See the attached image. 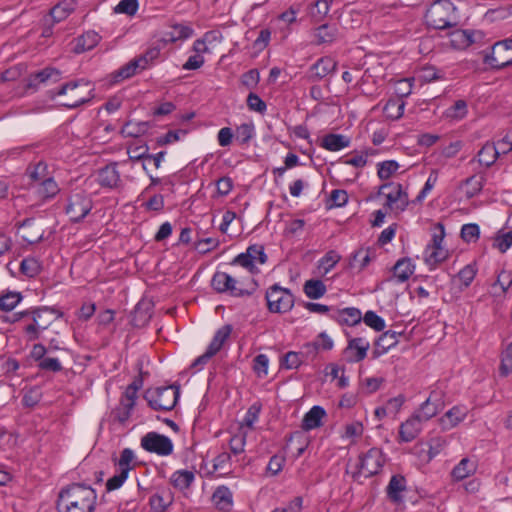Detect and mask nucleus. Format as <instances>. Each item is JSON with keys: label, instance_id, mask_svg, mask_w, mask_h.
Listing matches in <instances>:
<instances>
[{"label": "nucleus", "instance_id": "obj_1", "mask_svg": "<svg viewBox=\"0 0 512 512\" xmlns=\"http://www.w3.org/2000/svg\"><path fill=\"white\" fill-rule=\"evenodd\" d=\"M97 493L90 485L72 483L62 488L58 495V512H94Z\"/></svg>", "mask_w": 512, "mask_h": 512}, {"label": "nucleus", "instance_id": "obj_2", "mask_svg": "<svg viewBox=\"0 0 512 512\" xmlns=\"http://www.w3.org/2000/svg\"><path fill=\"white\" fill-rule=\"evenodd\" d=\"M92 91L90 82L80 79L62 85L56 92L51 91V98L67 96L66 101L61 102V105L68 109H74L89 102L93 97Z\"/></svg>", "mask_w": 512, "mask_h": 512}, {"label": "nucleus", "instance_id": "obj_3", "mask_svg": "<svg viewBox=\"0 0 512 512\" xmlns=\"http://www.w3.org/2000/svg\"><path fill=\"white\" fill-rule=\"evenodd\" d=\"M425 20L434 29L450 28L456 25V7L449 0L436 1L427 10Z\"/></svg>", "mask_w": 512, "mask_h": 512}, {"label": "nucleus", "instance_id": "obj_4", "mask_svg": "<svg viewBox=\"0 0 512 512\" xmlns=\"http://www.w3.org/2000/svg\"><path fill=\"white\" fill-rule=\"evenodd\" d=\"M180 389L176 385L149 388L143 397L149 407L155 411L172 410L179 399Z\"/></svg>", "mask_w": 512, "mask_h": 512}, {"label": "nucleus", "instance_id": "obj_5", "mask_svg": "<svg viewBox=\"0 0 512 512\" xmlns=\"http://www.w3.org/2000/svg\"><path fill=\"white\" fill-rule=\"evenodd\" d=\"M482 60L493 70H501L512 65V46L509 39L495 42L489 51H482Z\"/></svg>", "mask_w": 512, "mask_h": 512}, {"label": "nucleus", "instance_id": "obj_6", "mask_svg": "<svg viewBox=\"0 0 512 512\" xmlns=\"http://www.w3.org/2000/svg\"><path fill=\"white\" fill-rule=\"evenodd\" d=\"M268 310L272 313H286L294 306V296L287 288L272 285L265 295Z\"/></svg>", "mask_w": 512, "mask_h": 512}, {"label": "nucleus", "instance_id": "obj_7", "mask_svg": "<svg viewBox=\"0 0 512 512\" xmlns=\"http://www.w3.org/2000/svg\"><path fill=\"white\" fill-rule=\"evenodd\" d=\"M135 465V454L133 450L130 448L123 449L119 459L115 461V466L117 468L116 474L106 482L107 491H113L120 488L128 478L129 472L134 469Z\"/></svg>", "mask_w": 512, "mask_h": 512}, {"label": "nucleus", "instance_id": "obj_8", "mask_svg": "<svg viewBox=\"0 0 512 512\" xmlns=\"http://www.w3.org/2000/svg\"><path fill=\"white\" fill-rule=\"evenodd\" d=\"M384 457L380 449L371 448L359 457L357 471L353 473V478L359 480L361 476L369 478L380 472L384 464Z\"/></svg>", "mask_w": 512, "mask_h": 512}, {"label": "nucleus", "instance_id": "obj_9", "mask_svg": "<svg viewBox=\"0 0 512 512\" xmlns=\"http://www.w3.org/2000/svg\"><path fill=\"white\" fill-rule=\"evenodd\" d=\"M444 236V225L437 223L434 227L431 243L424 250V260L428 265L436 266L448 257V251L442 246Z\"/></svg>", "mask_w": 512, "mask_h": 512}, {"label": "nucleus", "instance_id": "obj_10", "mask_svg": "<svg viewBox=\"0 0 512 512\" xmlns=\"http://www.w3.org/2000/svg\"><path fill=\"white\" fill-rule=\"evenodd\" d=\"M92 207L90 196L84 191H79L70 195L65 210L72 222H80L89 214Z\"/></svg>", "mask_w": 512, "mask_h": 512}, {"label": "nucleus", "instance_id": "obj_11", "mask_svg": "<svg viewBox=\"0 0 512 512\" xmlns=\"http://www.w3.org/2000/svg\"><path fill=\"white\" fill-rule=\"evenodd\" d=\"M379 194L386 197V205L391 210L402 212L409 203L408 194L399 183H385L380 187Z\"/></svg>", "mask_w": 512, "mask_h": 512}, {"label": "nucleus", "instance_id": "obj_12", "mask_svg": "<svg viewBox=\"0 0 512 512\" xmlns=\"http://www.w3.org/2000/svg\"><path fill=\"white\" fill-rule=\"evenodd\" d=\"M141 446L147 452L155 453L160 456H168L173 452L171 439L156 432H149L143 436Z\"/></svg>", "mask_w": 512, "mask_h": 512}, {"label": "nucleus", "instance_id": "obj_13", "mask_svg": "<svg viewBox=\"0 0 512 512\" xmlns=\"http://www.w3.org/2000/svg\"><path fill=\"white\" fill-rule=\"evenodd\" d=\"M212 288L218 293H228L233 297H243V293H247L251 288V283L247 285L248 289L236 288V277L226 272L217 271L211 279Z\"/></svg>", "mask_w": 512, "mask_h": 512}, {"label": "nucleus", "instance_id": "obj_14", "mask_svg": "<svg viewBox=\"0 0 512 512\" xmlns=\"http://www.w3.org/2000/svg\"><path fill=\"white\" fill-rule=\"evenodd\" d=\"M482 38L481 31L457 29L450 34V44L455 49L463 50Z\"/></svg>", "mask_w": 512, "mask_h": 512}, {"label": "nucleus", "instance_id": "obj_15", "mask_svg": "<svg viewBox=\"0 0 512 512\" xmlns=\"http://www.w3.org/2000/svg\"><path fill=\"white\" fill-rule=\"evenodd\" d=\"M337 62L331 57H321L309 69L308 78L312 82L320 81L327 75L335 72Z\"/></svg>", "mask_w": 512, "mask_h": 512}, {"label": "nucleus", "instance_id": "obj_16", "mask_svg": "<svg viewBox=\"0 0 512 512\" xmlns=\"http://www.w3.org/2000/svg\"><path fill=\"white\" fill-rule=\"evenodd\" d=\"M369 348L370 343L366 339L357 337L348 342L344 352L348 362H360L366 358Z\"/></svg>", "mask_w": 512, "mask_h": 512}, {"label": "nucleus", "instance_id": "obj_17", "mask_svg": "<svg viewBox=\"0 0 512 512\" xmlns=\"http://www.w3.org/2000/svg\"><path fill=\"white\" fill-rule=\"evenodd\" d=\"M61 79V72L52 67H46L41 71L32 73L27 78L26 87L28 89H37L40 84L48 81L58 82Z\"/></svg>", "mask_w": 512, "mask_h": 512}, {"label": "nucleus", "instance_id": "obj_18", "mask_svg": "<svg viewBox=\"0 0 512 512\" xmlns=\"http://www.w3.org/2000/svg\"><path fill=\"white\" fill-rule=\"evenodd\" d=\"M98 182L102 187L117 189L122 186L120 173L117 169V163H111L103 167L98 172Z\"/></svg>", "mask_w": 512, "mask_h": 512}, {"label": "nucleus", "instance_id": "obj_19", "mask_svg": "<svg viewBox=\"0 0 512 512\" xmlns=\"http://www.w3.org/2000/svg\"><path fill=\"white\" fill-rule=\"evenodd\" d=\"M423 422L413 414L399 427V440L401 442L413 441L421 432Z\"/></svg>", "mask_w": 512, "mask_h": 512}, {"label": "nucleus", "instance_id": "obj_20", "mask_svg": "<svg viewBox=\"0 0 512 512\" xmlns=\"http://www.w3.org/2000/svg\"><path fill=\"white\" fill-rule=\"evenodd\" d=\"M467 408L464 406H454L448 410L441 418L439 425L442 430H450L461 423L467 416Z\"/></svg>", "mask_w": 512, "mask_h": 512}, {"label": "nucleus", "instance_id": "obj_21", "mask_svg": "<svg viewBox=\"0 0 512 512\" xmlns=\"http://www.w3.org/2000/svg\"><path fill=\"white\" fill-rule=\"evenodd\" d=\"M437 396V393L432 392L414 413L423 423L433 418L441 409L440 399Z\"/></svg>", "mask_w": 512, "mask_h": 512}, {"label": "nucleus", "instance_id": "obj_22", "mask_svg": "<svg viewBox=\"0 0 512 512\" xmlns=\"http://www.w3.org/2000/svg\"><path fill=\"white\" fill-rule=\"evenodd\" d=\"M75 0H61L50 9L49 15L53 23H59L69 17L76 9Z\"/></svg>", "mask_w": 512, "mask_h": 512}, {"label": "nucleus", "instance_id": "obj_23", "mask_svg": "<svg viewBox=\"0 0 512 512\" xmlns=\"http://www.w3.org/2000/svg\"><path fill=\"white\" fill-rule=\"evenodd\" d=\"M193 29L191 26L178 23L170 27V31L166 32L162 38V41L166 43H174L176 41L185 40L193 35Z\"/></svg>", "mask_w": 512, "mask_h": 512}, {"label": "nucleus", "instance_id": "obj_24", "mask_svg": "<svg viewBox=\"0 0 512 512\" xmlns=\"http://www.w3.org/2000/svg\"><path fill=\"white\" fill-rule=\"evenodd\" d=\"M31 185H32V188L35 190V193L42 200H47V199L53 198L60 191L58 184L55 182V180L52 177H48L40 183L31 184Z\"/></svg>", "mask_w": 512, "mask_h": 512}, {"label": "nucleus", "instance_id": "obj_25", "mask_svg": "<svg viewBox=\"0 0 512 512\" xmlns=\"http://www.w3.org/2000/svg\"><path fill=\"white\" fill-rule=\"evenodd\" d=\"M212 502L219 510L227 512L233 504L232 492L226 486H219L212 495Z\"/></svg>", "mask_w": 512, "mask_h": 512}, {"label": "nucleus", "instance_id": "obj_26", "mask_svg": "<svg viewBox=\"0 0 512 512\" xmlns=\"http://www.w3.org/2000/svg\"><path fill=\"white\" fill-rule=\"evenodd\" d=\"M325 410L320 406H313L302 420V429L309 431L322 425V418L325 416Z\"/></svg>", "mask_w": 512, "mask_h": 512}, {"label": "nucleus", "instance_id": "obj_27", "mask_svg": "<svg viewBox=\"0 0 512 512\" xmlns=\"http://www.w3.org/2000/svg\"><path fill=\"white\" fill-rule=\"evenodd\" d=\"M350 139L342 134L330 133L322 138L321 147L328 151H339L349 147Z\"/></svg>", "mask_w": 512, "mask_h": 512}, {"label": "nucleus", "instance_id": "obj_28", "mask_svg": "<svg viewBox=\"0 0 512 512\" xmlns=\"http://www.w3.org/2000/svg\"><path fill=\"white\" fill-rule=\"evenodd\" d=\"M415 265L410 258L399 259L393 267L394 278L398 282L403 283L407 281L410 276L414 273Z\"/></svg>", "mask_w": 512, "mask_h": 512}, {"label": "nucleus", "instance_id": "obj_29", "mask_svg": "<svg viewBox=\"0 0 512 512\" xmlns=\"http://www.w3.org/2000/svg\"><path fill=\"white\" fill-rule=\"evenodd\" d=\"M332 318L336 319L341 324L354 326L361 322L362 314L359 309L348 307L342 310H337L336 314L333 315Z\"/></svg>", "mask_w": 512, "mask_h": 512}, {"label": "nucleus", "instance_id": "obj_30", "mask_svg": "<svg viewBox=\"0 0 512 512\" xmlns=\"http://www.w3.org/2000/svg\"><path fill=\"white\" fill-rule=\"evenodd\" d=\"M232 330V325L226 324L216 331L212 341L207 348V350L210 351V354L216 355L221 350L224 343L230 337Z\"/></svg>", "mask_w": 512, "mask_h": 512}, {"label": "nucleus", "instance_id": "obj_31", "mask_svg": "<svg viewBox=\"0 0 512 512\" xmlns=\"http://www.w3.org/2000/svg\"><path fill=\"white\" fill-rule=\"evenodd\" d=\"M406 490V479L402 475H393L387 486V494L391 501L398 503L402 500L401 492Z\"/></svg>", "mask_w": 512, "mask_h": 512}, {"label": "nucleus", "instance_id": "obj_32", "mask_svg": "<svg viewBox=\"0 0 512 512\" xmlns=\"http://www.w3.org/2000/svg\"><path fill=\"white\" fill-rule=\"evenodd\" d=\"M101 40V36L93 31H87L77 38L75 46L76 53H83L87 50L93 49Z\"/></svg>", "mask_w": 512, "mask_h": 512}, {"label": "nucleus", "instance_id": "obj_33", "mask_svg": "<svg viewBox=\"0 0 512 512\" xmlns=\"http://www.w3.org/2000/svg\"><path fill=\"white\" fill-rule=\"evenodd\" d=\"M499 148L493 143H486L477 154L478 162L485 167H490L499 157Z\"/></svg>", "mask_w": 512, "mask_h": 512}, {"label": "nucleus", "instance_id": "obj_34", "mask_svg": "<svg viewBox=\"0 0 512 512\" xmlns=\"http://www.w3.org/2000/svg\"><path fill=\"white\" fill-rule=\"evenodd\" d=\"M139 69H145V65H142L138 59L131 60L113 73V80L114 82H120L124 79H128L135 75Z\"/></svg>", "mask_w": 512, "mask_h": 512}, {"label": "nucleus", "instance_id": "obj_35", "mask_svg": "<svg viewBox=\"0 0 512 512\" xmlns=\"http://www.w3.org/2000/svg\"><path fill=\"white\" fill-rule=\"evenodd\" d=\"M315 38L317 44H331L338 38V29L335 26L323 24L316 28Z\"/></svg>", "mask_w": 512, "mask_h": 512}, {"label": "nucleus", "instance_id": "obj_36", "mask_svg": "<svg viewBox=\"0 0 512 512\" xmlns=\"http://www.w3.org/2000/svg\"><path fill=\"white\" fill-rule=\"evenodd\" d=\"M476 471V465L468 458H463L452 470L451 476L455 481H461Z\"/></svg>", "mask_w": 512, "mask_h": 512}, {"label": "nucleus", "instance_id": "obj_37", "mask_svg": "<svg viewBox=\"0 0 512 512\" xmlns=\"http://www.w3.org/2000/svg\"><path fill=\"white\" fill-rule=\"evenodd\" d=\"M485 183V177L482 175H473L469 178H467L463 182V189L466 197L468 199L473 198L474 196L478 195Z\"/></svg>", "mask_w": 512, "mask_h": 512}, {"label": "nucleus", "instance_id": "obj_38", "mask_svg": "<svg viewBox=\"0 0 512 512\" xmlns=\"http://www.w3.org/2000/svg\"><path fill=\"white\" fill-rule=\"evenodd\" d=\"M371 250L370 249H364L361 248L354 252L349 266L351 269L356 270L357 272L362 271L364 268H366L369 263L371 262Z\"/></svg>", "mask_w": 512, "mask_h": 512}, {"label": "nucleus", "instance_id": "obj_39", "mask_svg": "<svg viewBox=\"0 0 512 512\" xmlns=\"http://www.w3.org/2000/svg\"><path fill=\"white\" fill-rule=\"evenodd\" d=\"M150 125L148 122H133L128 121L124 124L121 129V135L124 137H133L137 138L143 134H145Z\"/></svg>", "mask_w": 512, "mask_h": 512}, {"label": "nucleus", "instance_id": "obj_40", "mask_svg": "<svg viewBox=\"0 0 512 512\" xmlns=\"http://www.w3.org/2000/svg\"><path fill=\"white\" fill-rule=\"evenodd\" d=\"M194 473L188 470L175 471L171 476V483L179 490H184L190 487L194 481Z\"/></svg>", "mask_w": 512, "mask_h": 512}, {"label": "nucleus", "instance_id": "obj_41", "mask_svg": "<svg viewBox=\"0 0 512 512\" xmlns=\"http://www.w3.org/2000/svg\"><path fill=\"white\" fill-rule=\"evenodd\" d=\"M341 260V256L334 250L328 251L319 261L318 269L320 273L326 275Z\"/></svg>", "mask_w": 512, "mask_h": 512}, {"label": "nucleus", "instance_id": "obj_42", "mask_svg": "<svg viewBox=\"0 0 512 512\" xmlns=\"http://www.w3.org/2000/svg\"><path fill=\"white\" fill-rule=\"evenodd\" d=\"M304 292L310 299H319L326 293V286L321 280L310 279L304 284Z\"/></svg>", "mask_w": 512, "mask_h": 512}, {"label": "nucleus", "instance_id": "obj_43", "mask_svg": "<svg viewBox=\"0 0 512 512\" xmlns=\"http://www.w3.org/2000/svg\"><path fill=\"white\" fill-rule=\"evenodd\" d=\"M405 103L401 100H389L384 106V113L387 118L397 120L402 117L404 113Z\"/></svg>", "mask_w": 512, "mask_h": 512}, {"label": "nucleus", "instance_id": "obj_44", "mask_svg": "<svg viewBox=\"0 0 512 512\" xmlns=\"http://www.w3.org/2000/svg\"><path fill=\"white\" fill-rule=\"evenodd\" d=\"M231 264L239 265V266L247 269L251 275L257 274L259 272L258 267L256 265H254V263H253V256H251V254H249L247 250H246V252L240 253L239 255H237L232 260Z\"/></svg>", "mask_w": 512, "mask_h": 512}, {"label": "nucleus", "instance_id": "obj_45", "mask_svg": "<svg viewBox=\"0 0 512 512\" xmlns=\"http://www.w3.org/2000/svg\"><path fill=\"white\" fill-rule=\"evenodd\" d=\"M398 335L399 334L395 331H386L380 335L376 341V346L380 348L382 352H387L398 343Z\"/></svg>", "mask_w": 512, "mask_h": 512}, {"label": "nucleus", "instance_id": "obj_46", "mask_svg": "<svg viewBox=\"0 0 512 512\" xmlns=\"http://www.w3.org/2000/svg\"><path fill=\"white\" fill-rule=\"evenodd\" d=\"M399 163L395 160H387L377 164V175L381 180L389 179L399 169Z\"/></svg>", "mask_w": 512, "mask_h": 512}, {"label": "nucleus", "instance_id": "obj_47", "mask_svg": "<svg viewBox=\"0 0 512 512\" xmlns=\"http://www.w3.org/2000/svg\"><path fill=\"white\" fill-rule=\"evenodd\" d=\"M22 296L17 292H8L0 296V309L2 311H12L21 301Z\"/></svg>", "mask_w": 512, "mask_h": 512}, {"label": "nucleus", "instance_id": "obj_48", "mask_svg": "<svg viewBox=\"0 0 512 512\" xmlns=\"http://www.w3.org/2000/svg\"><path fill=\"white\" fill-rule=\"evenodd\" d=\"M512 246V230L507 232H498L493 240V247L501 253L506 252Z\"/></svg>", "mask_w": 512, "mask_h": 512}, {"label": "nucleus", "instance_id": "obj_49", "mask_svg": "<svg viewBox=\"0 0 512 512\" xmlns=\"http://www.w3.org/2000/svg\"><path fill=\"white\" fill-rule=\"evenodd\" d=\"M20 270L24 275L34 277L40 272L41 265L36 258L29 257L22 260Z\"/></svg>", "mask_w": 512, "mask_h": 512}, {"label": "nucleus", "instance_id": "obj_50", "mask_svg": "<svg viewBox=\"0 0 512 512\" xmlns=\"http://www.w3.org/2000/svg\"><path fill=\"white\" fill-rule=\"evenodd\" d=\"M364 323L375 331H383L385 329V321L374 311H367L363 317Z\"/></svg>", "mask_w": 512, "mask_h": 512}, {"label": "nucleus", "instance_id": "obj_51", "mask_svg": "<svg viewBox=\"0 0 512 512\" xmlns=\"http://www.w3.org/2000/svg\"><path fill=\"white\" fill-rule=\"evenodd\" d=\"M254 136V125L252 123H243L236 129V140L241 144L248 143Z\"/></svg>", "mask_w": 512, "mask_h": 512}, {"label": "nucleus", "instance_id": "obj_52", "mask_svg": "<svg viewBox=\"0 0 512 512\" xmlns=\"http://www.w3.org/2000/svg\"><path fill=\"white\" fill-rule=\"evenodd\" d=\"M443 78H444L443 72L438 70L434 66L423 67L419 73V79L422 82L429 83V82L440 80Z\"/></svg>", "mask_w": 512, "mask_h": 512}, {"label": "nucleus", "instance_id": "obj_53", "mask_svg": "<svg viewBox=\"0 0 512 512\" xmlns=\"http://www.w3.org/2000/svg\"><path fill=\"white\" fill-rule=\"evenodd\" d=\"M138 7V0H121L115 7L114 11L116 13L133 16L136 14Z\"/></svg>", "mask_w": 512, "mask_h": 512}, {"label": "nucleus", "instance_id": "obj_54", "mask_svg": "<svg viewBox=\"0 0 512 512\" xmlns=\"http://www.w3.org/2000/svg\"><path fill=\"white\" fill-rule=\"evenodd\" d=\"M133 409L134 405L120 401L119 405L113 411L114 418L120 423H125L130 418Z\"/></svg>", "mask_w": 512, "mask_h": 512}, {"label": "nucleus", "instance_id": "obj_55", "mask_svg": "<svg viewBox=\"0 0 512 512\" xmlns=\"http://www.w3.org/2000/svg\"><path fill=\"white\" fill-rule=\"evenodd\" d=\"M467 114V103L464 100H457L448 110L447 116L453 119H463Z\"/></svg>", "mask_w": 512, "mask_h": 512}, {"label": "nucleus", "instance_id": "obj_56", "mask_svg": "<svg viewBox=\"0 0 512 512\" xmlns=\"http://www.w3.org/2000/svg\"><path fill=\"white\" fill-rule=\"evenodd\" d=\"M300 352L290 351L286 353L281 361V365L286 369H297L302 364Z\"/></svg>", "mask_w": 512, "mask_h": 512}, {"label": "nucleus", "instance_id": "obj_57", "mask_svg": "<svg viewBox=\"0 0 512 512\" xmlns=\"http://www.w3.org/2000/svg\"><path fill=\"white\" fill-rule=\"evenodd\" d=\"M480 229L477 224H465L461 228V237L466 242H472L478 239Z\"/></svg>", "mask_w": 512, "mask_h": 512}, {"label": "nucleus", "instance_id": "obj_58", "mask_svg": "<svg viewBox=\"0 0 512 512\" xmlns=\"http://www.w3.org/2000/svg\"><path fill=\"white\" fill-rule=\"evenodd\" d=\"M29 177L33 181L32 184L42 182L47 176V165L43 162L36 164L33 169L29 172Z\"/></svg>", "mask_w": 512, "mask_h": 512}, {"label": "nucleus", "instance_id": "obj_59", "mask_svg": "<svg viewBox=\"0 0 512 512\" xmlns=\"http://www.w3.org/2000/svg\"><path fill=\"white\" fill-rule=\"evenodd\" d=\"M37 323L38 321L35 314H31V323L25 325L23 328L28 341H35L39 339L42 331L37 327Z\"/></svg>", "mask_w": 512, "mask_h": 512}, {"label": "nucleus", "instance_id": "obj_60", "mask_svg": "<svg viewBox=\"0 0 512 512\" xmlns=\"http://www.w3.org/2000/svg\"><path fill=\"white\" fill-rule=\"evenodd\" d=\"M171 503L170 497H164L160 494H154L150 497V506L154 512H164Z\"/></svg>", "mask_w": 512, "mask_h": 512}, {"label": "nucleus", "instance_id": "obj_61", "mask_svg": "<svg viewBox=\"0 0 512 512\" xmlns=\"http://www.w3.org/2000/svg\"><path fill=\"white\" fill-rule=\"evenodd\" d=\"M476 272V268L473 265L468 264L459 271L457 277L462 282L464 287H468L474 280Z\"/></svg>", "mask_w": 512, "mask_h": 512}, {"label": "nucleus", "instance_id": "obj_62", "mask_svg": "<svg viewBox=\"0 0 512 512\" xmlns=\"http://www.w3.org/2000/svg\"><path fill=\"white\" fill-rule=\"evenodd\" d=\"M260 409H261L260 405H257V404L251 405L245 414L241 428L243 426H246V427L252 429L254 423L258 420Z\"/></svg>", "mask_w": 512, "mask_h": 512}, {"label": "nucleus", "instance_id": "obj_63", "mask_svg": "<svg viewBox=\"0 0 512 512\" xmlns=\"http://www.w3.org/2000/svg\"><path fill=\"white\" fill-rule=\"evenodd\" d=\"M249 254L253 256V263L257 266V264H264L267 261V255L265 254L264 247L259 244L250 245L247 249Z\"/></svg>", "mask_w": 512, "mask_h": 512}, {"label": "nucleus", "instance_id": "obj_64", "mask_svg": "<svg viewBox=\"0 0 512 512\" xmlns=\"http://www.w3.org/2000/svg\"><path fill=\"white\" fill-rule=\"evenodd\" d=\"M247 106L250 110L263 114L266 109V103L254 93H250L247 97Z\"/></svg>", "mask_w": 512, "mask_h": 512}]
</instances>
